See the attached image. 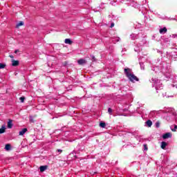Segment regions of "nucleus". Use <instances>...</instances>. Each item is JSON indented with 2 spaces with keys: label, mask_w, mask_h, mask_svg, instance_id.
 I'll use <instances>...</instances> for the list:
<instances>
[{
  "label": "nucleus",
  "mask_w": 177,
  "mask_h": 177,
  "mask_svg": "<svg viewBox=\"0 0 177 177\" xmlns=\"http://www.w3.org/2000/svg\"><path fill=\"white\" fill-rule=\"evenodd\" d=\"M7 127L9 129H12V128L13 127V120L9 119L7 123Z\"/></svg>",
  "instance_id": "2"
},
{
  "label": "nucleus",
  "mask_w": 177,
  "mask_h": 177,
  "mask_svg": "<svg viewBox=\"0 0 177 177\" xmlns=\"http://www.w3.org/2000/svg\"><path fill=\"white\" fill-rule=\"evenodd\" d=\"M78 64H86V60L84 59H80L77 61Z\"/></svg>",
  "instance_id": "4"
},
{
  "label": "nucleus",
  "mask_w": 177,
  "mask_h": 177,
  "mask_svg": "<svg viewBox=\"0 0 177 177\" xmlns=\"http://www.w3.org/2000/svg\"><path fill=\"white\" fill-rule=\"evenodd\" d=\"M124 73L131 82H134V81H139V79L133 75L131 68H124Z\"/></svg>",
  "instance_id": "1"
},
{
  "label": "nucleus",
  "mask_w": 177,
  "mask_h": 177,
  "mask_svg": "<svg viewBox=\"0 0 177 177\" xmlns=\"http://www.w3.org/2000/svg\"><path fill=\"white\" fill-rule=\"evenodd\" d=\"M144 146H145L144 149H145V150H147V147H146V145H144Z\"/></svg>",
  "instance_id": "26"
},
{
  "label": "nucleus",
  "mask_w": 177,
  "mask_h": 177,
  "mask_svg": "<svg viewBox=\"0 0 177 177\" xmlns=\"http://www.w3.org/2000/svg\"><path fill=\"white\" fill-rule=\"evenodd\" d=\"M6 65L2 64V63H0V68H3L4 67H6Z\"/></svg>",
  "instance_id": "18"
},
{
  "label": "nucleus",
  "mask_w": 177,
  "mask_h": 177,
  "mask_svg": "<svg viewBox=\"0 0 177 177\" xmlns=\"http://www.w3.org/2000/svg\"><path fill=\"white\" fill-rule=\"evenodd\" d=\"M156 125L157 128H158V127H160V122H156Z\"/></svg>",
  "instance_id": "22"
},
{
  "label": "nucleus",
  "mask_w": 177,
  "mask_h": 177,
  "mask_svg": "<svg viewBox=\"0 0 177 177\" xmlns=\"http://www.w3.org/2000/svg\"><path fill=\"white\" fill-rule=\"evenodd\" d=\"M46 168H48V167H46V166H41L40 167V172H44V171H46Z\"/></svg>",
  "instance_id": "11"
},
{
  "label": "nucleus",
  "mask_w": 177,
  "mask_h": 177,
  "mask_svg": "<svg viewBox=\"0 0 177 177\" xmlns=\"http://www.w3.org/2000/svg\"><path fill=\"white\" fill-rule=\"evenodd\" d=\"M30 122H34V120H32V116L30 117Z\"/></svg>",
  "instance_id": "21"
},
{
  "label": "nucleus",
  "mask_w": 177,
  "mask_h": 177,
  "mask_svg": "<svg viewBox=\"0 0 177 177\" xmlns=\"http://www.w3.org/2000/svg\"><path fill=\"white\" fill-rule=\"evenodd\" d=\"M58 153H62L63 151L62 149H57Z\"/></svg>",
  "instance_id": "25"
},
{
  "label": "nucleus",
  "mask_w": 177,
  "mask_h": 177,
  "mask_svg": "<svg viewBox=\"0 0 177 177\" xmlns=\"http://www.w3.org/2000/svg\"><path fill=\"white\" fill-rule=\"evenodd\" d=\"M24 97H21L20 98H19V100H21V103H23V102H24Z\"/></svg>",
  "instance_id": "19"
},
{
  "label": "nucleus",
  "mask_w": 177,
  "mask_h": 177,
  "mask_svg": "<svg viewBox=\"0 0 177 177\" xmlns=\"http://www.w3.org/2000/svg\"><path fill=\"white\" fill-rule=\"evenodd\" d=\"M167 146H168V143L165 142H161V149H163V150H165V147H167Z\"/></svg>",
  "instance_id": "5"
},
{
  "label": "nucleus",
  "mask_w": 177,
  "mask_h": 177,
  "mask_svg": "<svg viewBox=\"0 0 177 177\" xmlns=\"http://www.w3.org/2000/svg\"><path fill=\"white\" fill-rule=\"evenodd\" d=\"M113 27H114V23H112V24H111V28H113Z\"/></svg>",
  "instance_id": "24"
},
{
  "label": "nucleus",
  "mask_w": 177,
  "mask_h": 177,
  "mask_svg": "<svg viewBox=\"0 0 177 177\" xmlns=\"http://www.w3.org/2000/svg\"><path fill=\"white\" fill-rule=\"evenodd\" d=\"M92 59H93V60H95V57L92 56Z\"/></svg>",
  "instance_id": "28"
},
{
  "label": "nucleus",
  "mask_w": 177,
  "mask_h": 177,
  "mask_svg": "<svg viewBox=\"0 0 177 177\" xmlns=\"http://www.w3.org/2000/svg\"><path fill=\"white\" fill-rule=\"evenodd\" d=\"M172 136V134L171 133H166L163 135L162 138L163 139H168V138H171Z\"/></svg>",
  "instance_id": "3"
},
{
  "label": "nucleus",
  "mask_w": 177,
  "mask_h": 177,
  "mask_svg": "<svg viewBox=\"0 0 177 177\" xmlns=\"http://www.w3.org/2000/svg\"><path fill=\"white\" fill-rule=\"evenodd\" d=\"M108 112H109V114H110V115H111L113 114V109H111V108H109Z\"/></svg>",
  "instance_id": "16"
},
{
  "label": "nucleus",
  "mask_w": 177,
  "mask_h": 177,
  "mask_svg": "<svg viewBox=\"0 0 177 177\" xmlns=\"http://www.w3.org/2000/svg\"><path fill=\"white\" fill-rule=\"evenodd\" d=\"M115 41H116L117 42H118V41H120V37H116V38H115Z\"/></svg>",
  "instance_id": "23"
},
{
  "label": "nucleus",
  "mask_w": 177,
  "mask_h": 177,
  "mask_svg": "<svg viewBox=\"0 0 177 177\" xmlns=\"http://www.w3.org/2000/svg\"><path fill=\"white\" fill-rule=\"evenodd\" d=\"M171 129L173 132H176L177 126L174 125V129H172V126L171 127Z\"/></svg>",
  "instance_id": "17"
},
{
  "label": "nucleus",
  "mask_w": 177,
  "mask_h": 177,
  "mask_svg": "<svg viewBox=\"0 0 177 177\" xmlns=\"http://www.w3.org/2000/svg\"><path fill=\"white\" fill-rule=\"evenodd\" d=\"M167 28H163L160 29V34H165V32H167Z\"/></svg>",
  "instance_id": "8"
},
{
  "label": "nucleus",
  "mask_w": 177,
  "mask_h": 177,
  "mask_svg": "<svg viewBox=\"0 0 177 177\" xmlns=\"http://www.w3.org/2000/svg\"><path fill=\"white\" fill-rule=\"evenodd\" d=\"M10 144H7V145H6V147H5V149H6V150H7V151H9V150H10Z\"/></svg>",
  "instance_id": "14"
},
{
  "label": "nucleus",
  "mask_w": 177,
  "mask_h": 177,
  "mask_svg": "<svg viewBox=\"0 0 177 177\" xmlns=\"http://www.w3.org/2000/svg\"><path fill=\"white\" fill-rule=\"evenodd\" d=\"M27 131V129H23L21 131H19V136H23V135H24Z\"/></svg>",
  "instance_id": "6"
},
{
  "label": "nucleus",
  "mask_w": 177,
  "mask_h": 177,
  "mask_svg": "<svg viewBox=\"0 0 177 177\" xmlns=\"http://www.w3.org/2000/svg\"><path fill=\"white\" fill-rule=\"evenodd\" d=\"M146 124L147 125V127H151V125H153V122H151V120H148L146 122Z\"/></svg>",
  "instance_id": "13"
},
{
  "label": "nucleus",
  "mask_w": 177,
  "mask_h": 177,
  "mask_svg": "<svg viewBox=\"0 0 177 177\" xmlns=\"http://www.w3.org/2000/svg\"><path fill=\"white\" fill-rule=\"evenodd\" d=\"M12 64L14 67H16V66H17L19 64V61H16L15 59H12Z\"/></svg>",
  "instance_id": "9"
},
{
  "label": "nucleus",
  "mask_w": 177,
  "mask_h": 177,
  "mask_svg": "<svg viewBox=\"0 0 177 177\" xmlns=\"http://www.w3.org/2000/svg\"><path fill=\"white\" fill-rule=\"evenodd\" d=\"M5 131H6V127L5 125H3L0 129V133H5Z\"/></svg>",
  "instance_id": "7"
},
{
  "label": "nucleus",
  "mask_w": 177,
  "mask_h": 177,
  "mask_svg": "<svg viewBox=\"0 0 177 177\" xmlns=\"http://www.w3.org/2000/svg\"><path fill=\"white\" fill-rule=\"evenodd\" d=\"M65 44H68V45H71L73 44V41L70 39H65Z\"/></svg>",
  "instance_id": "10"
},
{
  "label": "nucleus",
  "mask_w": 177,
  "mask_h": 177,
  "mask_svg": "<svg viewBox=\"0 0 177 177\" xmlns=\"http://www.w3.org/2000/svg\"><path fill=\"white\" fill-rule=\"evenodd\" d=\"M21 26H24V22L20 21L17 24V28H19V27H21Z\"/></svg>",
  "instance_id": "12"
},
{
  "label": "nucleus",
  "mask_w": 177,
  "mask_h": 177,
  "mask_svg": "<svg viewBox=\"0 0 177 177\" xmlns=\"http://www.w3.org/2000/svg\"><path fill=\"white\" fill-rule=\"evenodd\" d=\"M100 127H101V128H104L106 127V123L104 122L100 123Z\"/></svg>",
  "instance_id": "15"
},
{
  "label": "nucleus",
  "mask_w": 177,
  "mask_h": 177,
  "mask_svg": "<svg viewBox=\"0 0 177 177\" xmlns=\"http://www.w3.org/2000/svg\"><path fill=\"white\" fill-rule=\"evenodd\" d=\"M17 52H19V50H16L15 51V53H17Z\"/></svg>",
  "instance_id": "27"
},
{
  "label": "nucleus",
  "mask_w": 177,
  "mask_h": 177,
  "mask_svg": "<svg viewBox=\"0 0 177 177\" xmlns=\"http://www.w3.org/2000/svg\"><path fill=\"white\" fill-rule=\"evenodd\" d=\"M177 34H173L171 35V38H176Z\"/></svg>",
  "instance_id": "20"
}]
</instances>
